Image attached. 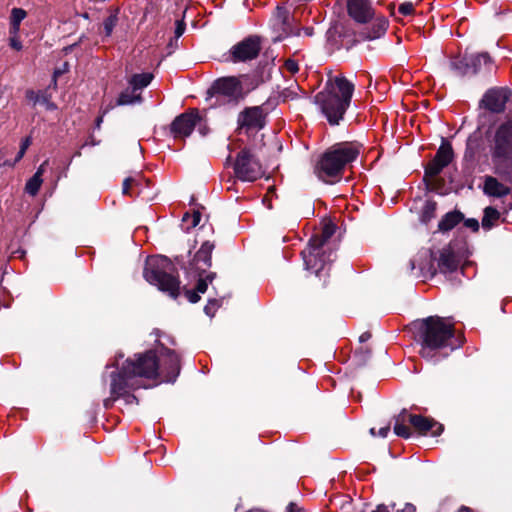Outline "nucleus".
Segmentation results:
<instances>
[{
  "mask_svg": "<svg viewBox=\"0 0 512 512\" xmlns=\"http://www.w3.org/2000/svg\"><path fill=\"white\" fill-rule=\"evenodd\" d=\"M414 340L421 346L419 355L430 362L436 363L437 351L449 348L451 351L461 347L464 336L455 334L453 324H448L440 316H428L414 320L410 326Z\"/></svg>",
  "mask_w": 512,
  "mask_h": 512,
  "instance_id": "1",
  "label": "nucleus"
},
{
  "mask_svg": "<svg viewBox=\"0 0 512 512\" xmlns=\"http://www.w3.org/2000/svg\"><path fill=\"white\" fill-rule=\"evenodd\" d=\"M363 144L359 141H342L327 148L318 158L315 175L323 182L334 184L339 182L345 170L352 167L358 159Z\"/></svg>",
  "mask_w": 512,
  "mask_h": 512,
  "instance_id": "2",
  "label": "nucleus"
},
{
  "mask_svg": "<svg viewBox=\"0 0 512 512\" xmlns=\"http://www.w3.org/2000/svg\"><path fill=\"white\" fill-rule=\"evenodd\" d=\"M355 85L343 75H337L325 88L314 96V103L331 126L343 120L350 106Z\"/></svg>",
  "mask_w": 512,
  "mask_h": 512,
  "instance_id": "3",
  "label": "nucleus"
},
{
  "mask_svg": "<svg viewBox=\"0 0 512 512\" xmlns=\"http://www.w3.org/2000/svg\"><path fill=\"white\" fill-rule=\"evenodd\" d=\"M160 364L157 350L149 349L145 352L135 353L128 357L119 371L110 373L112 392L119 393L126 385L127 380L136 381L137 378L156 380L160 377Z\"/></svg>",
  "mask_w": 512,
  "mask_h": 512,
  "instance_id": "4",
  "label": "nucleus"
},
{
  "mask_svg": "<svg viewBox=\"0 0 512 512\" xmlns=\"http://www.w3.org/2000/svg\"><path fill=\"white\" fill-rule=\"evenodd\" d=\"M388 26L389 21L384 16H377L369 27H364L359 31L354 30L348 24L337 22L327 30L326 39L328 44L338 50H350L361 42L382 37L385 35Z\"/></svg>",
  "mask_w": 512,
  "mask_h": 512,
  "instance_id": "5",
  "label": "nucleus"
},
{
  "mask_svg": "<svg viewBox=\"0 0 512 512\" xmlns=\"http://www.w3.org/2000/svg\"><path fill=\"white\" fill-rule=\"evenodd\" d=\"M494 173L512 184V118L499 123L489 140Z\"/></svg>",
  "mask_w": 512,
  "mask_h": 512,
  "instance_id": "6",
  "label": "nucleus"
},
{
  "mask_svg": "<svg viewBox=\"0 0 512 512\" xmlns=\"http://www.w3.org/2000/svg\"><path fill=\"white\" fill-rule=\"evenodd\" d=\"M335 232V224H325L319 234H315L309 239L307 246L301 252L305 269L313 272L319 278L329 277L333 252L325 249V246ZM323 285H326V279H324Z\"/></svg>",
  "mask_w": 512,
  "mask_h": 512,
  "instance_id": "7",
  "label": "nucleus"
},
{
  "mask_svg": "<svg viewBox=\"0 0 512 512\" xmlns=\"http://www.w3.org/2000/svg\"><path fill=\"white\" fill-rule=\"evenodd\" d=\"M175 265V259L171 260L167 256H149L145 261L143 277L149 284L177 299L180 295L181 282Z\"/></svg>",
  "mask_w": 512,
  "mask_h": 512,
  "instance_id": "8",
  "label": "nucleus"
},
{
  "mask_svg": "<svg viewBox=\"0 0 512 512\" xmlns=\"http://www.w3.org/2000/svg\"><path fill=\"white\" fill-rule=\"evenodd\" d=\"M206 100L215 99L212 106H236L244 100V91L237 76H223L215 79L207 89Z\"/></svg>",
  "mask_w": 512,
  "mask_h": 512,
  "instance_id": "9",
  "label": "nucleus"
},
{
  "mask_svg": "<svg viewBox=\"0 0 512 512\" xmlns=\"http://www.w3.org/2000/svg\"><path fill=\"white\" fill-rule=\"evenodd\" d=\"M215 247V242L206 240L191 259L185 261L182 255H177L175 256V262L186 275L205 277L206 274L210 273L208 269L212 266V253Z\"/></svg>",
  "mask_w": 512,
  "mask_h": 512,
  "instance_id": "10",
  "label": "nucleus"
},
{
  "mask_svg": "<svg viewBox=\"0 0 512 512\" xmlns=\"http://www.w3.org/2000/svg\"><path fill=\"white\" fill-rule=\"evenodd\" d=\"M233 170L235 177L243 182H254L265 173L261 162L248 147H244L237 153Z\"/></svg>",
  "mask_w": 512,
  "mask_h": 512,
  "instance_id": "11",
  "label": "nucleus"
},
{
  "mask_svg": "<svg viewBox=\"0 0 512 512\" xmlns=\"http://www.w3.org/2000/svg\"><path fill=\"white\" fill-rule=\"evenodd\" d=\"M262 49V38L259 35H249L233 45L226 58L232 63H244L256 59Z\"/></svg>",
  "mask_w": 512,
  "mask_h": 512,
  "instance_id": "12",
  "label": "nucleus"
},
{
  "mask_svg": "<svg viewBox=\"0 0 512 512\" xmlns=\"http://www.w3.org/2000/svg\"><path fill=\"white\" fill-rule=\"evenodd\" d=\"M158 358L160 364V376L165 383H175L181 371V358L173 349L168 348L160 341H157Z\"/></svg>",
  "mask_w": 512,
  "mask_h": 512,
  "instance_id": "13",
  "label": "nucleus"
},
{
  "mask_svg": "<svg viewBox=\"0 0 512 512\" xmlns=\"http://www.w3.org/2000/svg\"><path fill=\"white\" fill-rule=\"evenodd\" d=\"M200 121L199 110L196 108L189 109L174 118L168 127L169 135L174 139H185L192 134Z\"/></svg>",
  "mask_w": 512,
  "mask_h": 512,
  "instance_id": "14",
  "label": "nucleus"
},
{
  "mask_svg": "<svg viewBox=\"0 0 512 512\" xmlns=\"http://www.w3.org/2000/svg\"><path fill=\"white\" fill-rule=\"evenodd\" d=\"M454 159V151L451 143L442 138L436 154L432 160L425 166L426 178L438 176Z\"/></svg>",
  "mask_w": 512,
  "mask_h": 512,
  "instance_id": "15",
  "label": "nucleus"
},
{
  "mask_svg": "<svg viewBox=\"0 0 512 512\" xmlns=\"http://www.w3.org/2000/svg\"><path fill=\"white\" fill-rule=\"evenodd\" d=\"M510 96L511 90L509 88H490L484 93L479 106L491 113L500 114L505 111L506 104L509 101Z\"/></svg>",
  "mask_w": 512,
  "mask_h": 512,
  "instance_id": "16",
  "label": "nucleus"
},
{
  "mask_svg": "<svg viewBox=\"0 0 512 512\" xmlns=\"http://www.w3.org/2000/svg\"><path fill=\"white\" fill-rule=\"evenodd\" d=\"M348 16L358 24H371L377 18L371 0H347Z\"/></svg>",
  "mask_w": 512,
  "mask_h": 512,
  "instance_id": "17",
  "label": "nucleus"
},
{
  "mask_svg": "<svg viewBox=\"0 0 512 512\" xmlns=\"http://www.w3.org/2000/svg\"><path fill=\"white\" fill-rule=\"evenodd\" d=\"M237 123L240 129L259 131L266 125V116L261 106L246 107L238 115Z\"/></svg>",
  "mask_w": 512,
  "mask_h": 512,
  "instance_id": "18",
  "label": "nucleus"
},
{
  "mask_svg": "<svg viewBox=\"0 0 512 512\" xmlns=\"http://www.w3.org/2000/svg\"><path fill=\"white\" fill-rule=\"evenodd\" d=\"M408 423L421 436H427L429 434L432 437H437L444 431L443 424L432 417H426L420 414L409 416Z\"/></svg>",
  "mask_w": 512,
  "mask_h": 512,
  "instance_id": "19",
  "label": "nucleus"
},
{
  "mask_svg": "<svg viewBox=\"0 0 512 512\" xmlns=\"http://www.w3.org/2000/svg\"><path fill=\"white\" fill-rule=\"evenodd\" d=\"M437 263L439 271L443 274L453 273L459 267V260L450 245L440 251Z\"/></svg>",
  "mask_w": 512,
  "mask_h": 512,
  "instance_id": "20",
  "label": "nucleus"
},
{
  "mask_svg": "<svg viewBox=\"0 0 512 512\" xmlns=\"http://www.w3.org/2000/svg\"><path fill=\"white\" fill-rule=\"evenodd\" d=\"M217 277L216 272H210L205 277H197V282L194 290L184 287V294L190 303H197L200 301V293H205L208 289V284L212 283Z\"/></svg>",
  "mask_w": 512,
  "mask_h": 512,
  "instance_id": "21",
  "label": "nucleus"
},
{
  "mask_svg": "<svg viewBox=\"0 0 512 512\" xmlns=\"http://www.w3.org/2000/svg\"><path fill=\"white\" fill-rule=\"evenodd\" d=\"M483 192L490 197L501 198L510 194L511 189L496 177L487 175L484 179Z\"/></svg>",
  "mask_w": 512,
  "mask_h": 512,
  "instance_id": "22",
  "label": "nucleus"
},
{
  "mask_svg": "<svg viewBox=\"0 0 512 512\" xmlns=\"http://www.w3.org/2000/svg\"><path fill=\"white\" fill-rule=\"evenodd\" d=\"M239 78V82L242 86V91H244V99L246 96L256 89L260 84L268 81L270 79L269 71L267 73L263 72L262 74H242L237 76Z\"/></svg>",
  "mask_w": 512,
  "mask_h": 512,
  "instance_id": "23",
  "label": "nucleus"
},
{
  "mask_svg": "<svg viewBox=\"0 0 512 512\" xmlns=\"http://www.w3.org/2000/svg\"><path fill=\"white\" fill-rule=\"evenodd\" d=\"M411 415L412 414L409 413L406 408H403L399 414L393 416V419L395 421L393 431L395 435L403 439H409L412 436V431L410 427L406 424L408 423V418Z\"/></svg>",
  "mask_w": 512,
  "mask_h": 512,
  "instance_id": "24",
  "label": "nucleus"
},
{
  "mask_svg": "<svg viewBox=\"0 0 512 512\" xmlns=\"http://www.w3.org/2000/svg\"><path fill=\"white\" fill-rule=\"evenodd\" d=\"M463 220L464 214L461 211L454 209L453 211L447 212L438 222V231L441 233L449 232Z\"/></svg>",
  "mask_w": 512,
  "mask_h": 512,
  "instance_id": "25",
  "label": "nucleus"
},
{
  "mask_svg": "<svg viewBox=\"0 0 512 512\" xmlns=\"http://www.w3.org/2000/svg\"><path fill=\"white\" fill-rule=\"evenodd\" d=\"M480 136L477 132L470 134L466 140L463 161L473 164L480 147Z\"/></svg>",
  "mask_w": 512,
  "mask_h": 512,
  "instance_id": "26",
  "label": "nucleus"
},
{
  "mask_svg": "<svg viewBox=\"0 0 512 512\" xmlns=\"http://www.w3.org/2000/svg\"><path fill=\"white\" fill-rule=\"evenodd\" d=\"M450 69L460 77L471 75L470 54L453 57L450 61Z\"/></svg>",
  "mask_w": 512,
  "mask_h": 512,
  "instance_id": "27",
  "label": "nucleus"
},
{
  "mask_svg": "<svg viewBox=\"0 0 512 512\" xmlns=\"http://www.w3.org/2000/svg\"><path fill=\"white\" fill-rule=\"evenodd\" d=\"M484 64L488 70H491L493 64L492 58L487 52L470 54L471 75H476L480 72L481 66Z\"/></svg>",
  "mask_w": 512,
  "mask_h": 512,
  "instance_id": "28",
  "label": "nucleus"
},
{
  "mask_svg": "<svg viewBox=\"0 0 512 512\" xmlns=\"http://www.w3.org/2000/svg\"><path fill=\"white\" fill-rule=\"evenodd\" d=\"M139 388V385H137V381H131V380H127L126 381V385L123 387V389L121 391H119V393H113L112 392V382L110 383V394L111 396L114 397V399H119V398H124L125 402L127 404H138V398L130 393L128 390L129 389H132V390H135Z\"/></svg>",
  "mask_w": 512,
  "mask_h": 512,
  "instance_id": "29",
  "label": "nucleus"
},
{
  "mask_svg": "<svg viewBox=\"0 0 512 512\" xmlns=\"http://www.w3.org/2000/svg\"><path fill=\"white\" fill-rule=\"evenodd\" d=\"M423 183L425 184L426 190L429 192H435L440 195L448 194L445 180L441 177L436 176L426 178V171H424Z\"/></svg>",
  "mask_w": 512,
  "mask_h": 512,
  "instance_id": "30",
  "label": "nucleus"
},
{
  "mask_svg": "<svg viewBox=\"0 0 512 512\" xmlns=\"http://www.w3.org/2000/svg\"><path fill=\"white\" fill-rule=\"evenodd\" d=\"M437 205V202L433 199L425 201L419 215V221L423 225H428L436 217Z\"/></svg>",
  "mask_w": 512,
  "mask_h": 512,
  "instance_id": "31",
  "label": "nucleus"
},
{
  "mask_svg": "<svg viewBox=\"0 0 512 512\" xmlns=\"http://www.w3.org/2000/svg\"><path fill=\"white\" fill-rule=\"evenodd\" d=\"M500 212L492 207L487 206L483 210L482 227L485 230H490L495 226V223L500 219Z\"/></svg>",
  "mask_w": 512,
  "mask_h": 512,
  "instance_id": "32",
  "label": "nucleus"
},
{
  "mask_svg": "<svg viewBox=\"0 0 512 512\" xmlns=\"http://www.w3.org/2000/svg\"><path fill=\"white\" fill-rule=\"evenodd\" d=\"M154 75L152 73H140L134 74L129 80V85L133 88V91L141 90L147 87L153 80Z\"/></svg>",
  "mask_w": 512,
  "mask_h": 512,
  "instance_id": "33",
  "label": "nucleus"
},
{
  "mask_svg": "<svg viewBox=\"0 0 512 512\" xmlns=\"http://www.w3.org/2000/svg\"><path fill=\"white\" fill-rule=\"evenodd\" d=\"M296 13L297 12H294L289 20L281 25V31L285 37L300 36L301 34L302 28L297 23Z\"/></svg>",
  "mask_w": 512,
  "mask_h": 512,
  "instance_id": "34",
  "label": "nucleus"
},
{
  "mask_svg": "<svg viewBox=\"0 0 512 512\" xmlns=\"http://www.w3.org/2000/svg\"><path fill=\"white\" fill-rule=\"evenodd\" d=\"M136 91H133V88L131 90L127 88L126 90L122 91L118 98H117V105H129L136 102L142 101V96L140 93L136 94Z\"/></svg>",
  "mask_w": 512,
  "mask_h": 512,
  "instance_id": "35",
  "label": "nucleus"
},
{
  "mask_svg": "<svg viewBox=\"0 0 512 512\" xmlns=\"http://www.w3.org/2000/svg\"><path fill=\"white\" fill-rule=\"evenodd\" d=\"M27 13L22 8H13L10 17V33L17 34L20 29L21 21L26 17Z\"/></svg>",
  "mask_w": 512,
  "mask_h": 512,
  "instance_id": "36",
  "label": "nucleus"
},
{
  "mask_svg": "<svg viewBox=\"0 0 512 512\" xmlns=\"http://www.w3.org/2000/svg\"><path fill=\"white\" fill-rule=\"evenodd\" d=\"M119 12H120V9L115 8L114 10L111 11L110 15L103 21V28H104V33H105L106 37H109L112 35V32L118 23Z\"/></svg>",
  "mask_w": 512,
  "mask_h": 512,
  "instance_id": "37",
  "label": "nucleus"
},
{
  "mask_svg": "<svg viewBox=\"0 0 512 512\" xmlns=\"http://www.w3.org/2000/svg\"><path fill=\"white\" fill-rule=\"evenodd\" d=\"M43 179L38 175H33L25 184V192L31 196H36L41 188Z\"/></svg>",
  "mask_w": 512,
  "mask_h": 512,
  "instance_id": "38",
  "label": "nucleus"
},
{
  "mask_svg": "<svg viewBox=\"0 0 512 512\" xmlns=\"http://www.w3.org/2000/svg\"><path fill=\"white\" fill-rule=\"evenodd\" d=\"M51 99L52 96L47 91H40V95L35 97V104L39 103L44 105L47 110L54 111L57 109V105Z\"/></svg>",
  "mask_w": 512,
  "mask_h": 512,
  "instance_id": "39",
  "label": "nucleus"
},
{
  "mask_svg": "<svg viewBox=\"0 0 512 512\" xmlns=\"http://www.w3.org/2000/svg\"><path fill=\"white\" fill-rule=\"evenodd\" d=\"M291 16L292 15H290V12L285 6L278 5L275 8L274 17L280 25L286 23Z\"/></svg>",
  "mask_w": 512,
  "mask_h": 512,
  "instance_id": "40",
  "label": "nucleus"
},
{
  "mask_svg": "<svg viewBox=\"0 0 512 512\" xmlns=\"http://www.w3.org/2000/svg\"><path fill=\"white\" fill-rule=\"evenodd\" d=\"M220 306L221 300L216 298L209 299L207 304L204 306V312L207 316L213 317Z\"/></svg>",
  "mask_w": 512,
  "mask_h": 512,
  "instance_id": "41",
  "label": "nucleus"
},
{
  "mask_svg": "<svg viewBox=\"0 0 512 512\" xmlns=\"http://www.w3.org/2000/svg\"><path fill=\"white\" fill-rule=\"evenodd\" d=\"M371 356V350L369 348H359L355 351V357L358 358V362L361 365H365Z\"/></svg>",
  "mask_w": 512,
  "mask_h": 512,
  "instance_id": "42",
  "label": "nucleus"
},
{
  "mask_svg": "<svg viewBox=\"0 0 512 512\" xmlns=\"http://www.w3.org/2000/svg\"><path fill=\"white\" fill-rule=\"evenodd\" d=\"M139 182L137 179L133 177H127L124 179L122 184V193L123 195H131V187L132 185H138Z\"/></svg>",
  "mask_w": 512,
  "mask_h": 512,
  "instance_id": "43",
  "label": "nucleus"
},
{
  "mask_svg": "<svg viewBox=\"0 0 512 512\" xmlns=\"http://www.w3.org/2000/svg\"><path fill=\"white\" fill-rule=\"evenodd\" d=\"M398 11L403 16H409L414 14L415 9L412 2H403L399 5Z\"/></svg>",
  "mask_w": 512,
  "mask_h": 512,
  "instance_id": "44",
  "label": "nucleus"
},
{
  "mask_svg": "<svg viewBox=\"0 0 512 512\" xmlns=\"http://www.w3.org/2000/svg\"><path fill=\"white\" fill-rule=\"evenodd\" d=\"M284 67L291 74H296L299 71L298 63L293 59H287L284 63Z\"/></svg>",
  "mask_w": 512,
  "mask_h": 512,
  "instance_id": "45",
  "label": "nucleus"
},
{
  "mask_svg": "<svg viewBox=\"0 0 512 512\" xmlns=\"http://www.w3.org/2000/svg\"><path fill=\"white\" fill-rule=\"evenodd\" d=\"M462 222L464 223V226L466 228L471 229L473 232L479 231V222L476 218H468V219L464 218V220Z\"/></svg>",
  "mask_w": 512,
  "mask_h": 512,
  "instance_id": "46",
  "label": "nucleus"
},
{
  "mask_svg": "<svg viewBox=\"0 0 512 512\" xmlns=\"http://www.w3.org/2000/svg\"><path fill=\"white\" fill-rule=\"evenodd\" d=\"M201 209H204V206L199 204L198 208L195 209L193 211V213H192V223H191V227L192 228L196 227L200 223V220H201Z\"/></svg>",
  "mask_w": 512,
  "mask_h": 512,
  "instance_id": "47",
  "label": "nucleus"
},
{
  "mask_svg": "<svg viewBox=\"0 0 512 512\" xmlns=\"http://www.w3.org/2000/svg\"><path fill=\"white\" fill-rule=\"evenodd\" d=\"M70 70V64L69 62H64L60 67H57L54 69V78H59L60 76H62L63 74L65 73H68Z\"/></svg>",
  "mask_w": 512,
  "mask_h": 512,
  "instance_id": "48",
  "label": "nucleus"
},
{
  "mask_svg": "<svg viewBox=\"0 0 512 512\" xmlns=\"http://www.w3.org/2000/svg\"><path fill=\"white\" fill-rule=\"evenodd\" d=\"M271 70H272V64H270L268 62H264V63L260 62L253 74L259 75V74H262L263 72L267 73L269 71V74L271 75Z\"/></svg>",
  "mask_w": 512,
  "mask_h": 512,
  "instance_id": "49",
  "label": "nucleus"
},
{
  "mask_svg": "<svg viewBox=\"0 0 512 512\" xmlns=\"http://www.w3.org/2000/svg\"><path fill=\"white\" fill-rule=\"evenodd\" d=\"M123 357H124V354L122 352L117 353L115 355L113 363L106 365V367H105L106 370H108L110 368H115L114 371H119V369L121 368V365H119V360L122 359Z\"/></svg>",
  "mask_w": 512,
  "mask_h": 512,
  "instance_id": "50",
  "label": "nucleus"
},
{
  "mask_svg": "<svg viewBox=\"0 0 512 512\" xmlns=\"http://www.w3.org/2000/svg\"><path fill=\"white\" fill-rule=\"evenodd\" d=\"M185 28H186V24L184 23L183 20L176 21V28H175L176 38H179L180 36L183 35V33L185 32Z\"/></svg>",
  "mask_w": 512,
  "mask_h": 512,
  "instance_id": "51",
  "label": "nucleus"
},
{
  "mask_svg": "<svg viewBox=\"0 0 512 512\" xmlns=\"http://www.w3.org/2000/svg\"><path fill=\"white\" fill-rule=\"evenodd\" d=\"M10 46L17 51H20L22 49V43L18 39L16 34H14L13 37H10Z\"/></svg>",
  "mask_w": 512,
  "mask_h": 512,
  "instance_id": "52",
  "label": "nucleus"
},
{
  "mask_svg": "<svg viewBox=\"0 0 512 512\" xmlns=\"http://www.w3.org/2000/svg\"><path fill=\"white\" fill-rule=\"evenodd\" d=\"M32 143V138L31 136H27L25 137L24 139H22L21 141V144H20V150L24 151L26 153L27 149L29 148V146L31 145Z\"/></svg>",
  "mask_w": 512,
  "mask_h": 512,
  "instance_id": "53",
  "label": "nucleus"
},
{
  "mask_svg": "<svg viewBox=\"0 0 512 512\" xmlns=\"http://www.w3.org/2000/svg\"><path fill=\"white\" fill-rule=\"evenodd\" d=\"M25 155V152L20 150L18 151L13 162L5 161L4 165L14 166L17 162H19Z\"/></svg>",
  "mask_w": 512,
  "mask_h": 512,
  "instance_id": "54",
  "label": "nucleus"
},
{
  "mask_svg": "<svg viewBox=\"0 0 512 512\" xmlns=\"http://www.w3.org/2000/svg\"><path fill=\"white\" fill-rule=\"evenodd\" d=\"M389 432H390V423H388L386 426L380 428L379 431L377 432V435L382 438H386L388 436Z\"/></svg>",
  "mask_w": 512,
  "mask_h": 512,
  "instance_id": "55",
  "label": "nucleus"
},
{
  "mask_svg": "<svg viewBox=\"0 0 512 512\" xmlns=\"http://www.w3.org/2000/svg\"><path fill=\"white\" fill-rule=\"evenodd\" d=\"M48 164V160H45L37 169V171L35 172L34 175H38V177L42 178L44 172H45V167L46 165Z\"/></svg>",
  "mask_w": 512,
  "mask_h": 512,
  "instance_id": "56",
  "label": "nucleus"
},
{
  "mask_svg": "<svg viewBox=\"0 0 512 512\" xmlns=\"http://www.w3.org/2000/svg\"><path fill=\"white\" fill-rule=\"evenodd\" d=\"M78 46H79V42H75L71 45L64 47L62 51L64 52L65 55H67V54L71 53Z\"/></svg>",
  "mask_w": 512,
  "mask_h": 512,
  "instance_id": "57",
  "label": "nucleus"
},
{
  "mask_svg": "<svg viewBox=\"0 0 512 512\" xmlns=\"http://www.w3.org/2000/svg\"><path fill=\"white\" fill-rule=\"evenodd\" d=\"M40 95V91L38 93L34 92L33 90H28L26 92V98L33 101L35 103V97Z\"/></svg>",
  "mask_w": 512,
  "mask_h": 512,
  "instance_id": "58",
  "label": "nucleus"
},
{
  "mask_svg": "<svg viewBox=\"0 0 512 512\" xmlns=\"http://www.w3.org/2000/svg\"><path fill=\"white\" fill-rule=\"evenodd\" d=\"M372 337L371 333L369 331H366V332H363L360 337H359V341L361 343H364L366 341H368L370 338Z\"/></svg>",
  "mask_w": 512,
  "mask_h": 512,
  "instance_id": "59",
  "label": "nucleus"
},
{
  "mask_svg": "<svg viewBox=\"0 0 512 512\" xmlns=\"http://www.w3.org/2000/svg\"><path fill=\"white\" fill-rule=\"evenodd\" d=\"M116 399L113 396L104 400L103 405L106 409H110Z\"/></svg>",
  "mask_w": 512,
  "mask_h": 512,
  "instance_id": "60",
  "label": "nucleus"
},
{
  "mask_svg": "<svg viewBox=\"0 0 512 512\" xmlns=\"http://www.w3.org/2000/svg\"><path fill=\"white\" fill-rule=\"evenodd\" d=\"M99 143L100 141L96 140L93 135H90L88 141H86L84 145L96 146Z\"/></svg>",
  "mask_w": 512,
  "mask_h": 512,
  "instance_id": "61",
  "label": "nucleus"
},
{
  "mask_svg": "<svg viewBox=\"0 0 512 512\" xmlns=\"http://www.w3.org/2000/svg\"><path fill=\"white\" fill-rule=\"evenodd\" d=\"M371 512H389V509L386 505L384 504H380L376 507L375 510L371 511Z\"/></svg>",
  "mask_w": 512,
  "mask_h": 512,
  "instance_id": "62",
  "label": "nucleus"
},
{
  "mask_svg": "<svg viewBox=\"0 0 512 512\" xmlns=\"http://www.w3.org/2000/svg\"><path fill=\"white\" fill-rule=\"evenodd\" d=\"M302 30L304 31V34H305L306 36L311 37V36H313V35H314V28H313V27H305V28H303Z\"/></svg>",
  "mask_w": 512,
  "mask_h": 512,
  "instance_id": "63",
  "label": "nucleus"
},
{
  "mask_svg": "<svg viewBox=\"0 0 512 512\" xmlns=\"http://www.w3.org/2000/svg\"><path fill=\"white\" fill-rule=\"evenodd\" d=\"M416 508L412 504H406L405 508L402 510V512H415Z\"/></svg>",
  "mask_w": 512,
  "mask_h": 512,
  "instance_id": "64",
  "label": "nucleus"
}]
</instances>
